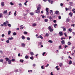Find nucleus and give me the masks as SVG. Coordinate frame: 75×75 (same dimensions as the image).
Returning a JSON list of instances; mask_svg holds the SVG:
<instances>
[{"label":"nucleus","mask_w":75,"mask_h":75,"mask_svg":"<svg viewBox=\"0 0 75 75\" xmlns=\"http://www.w3.org/2000/svg\"><path fill=\"white\" fill-rule=\"evenodd\" d=\"M49 19L50 20V21H53V18H52V17H51V16H50Z\"/></svg>","instance_id":"4"},{"label":"nucleus","mask_w":75,"mask_h":75,"mask_svg":"<svg viewBox=\"0 0 75 75\" xmlns=\"http://www.w3.org/2000/svg\"><path fill=\"white\" fill-rule=\"evenodd\" d=\"M7 43H9V40H7L6 41Z\"/></svg>","instance_id":"57"},{"label":"nucleus","mask_w":75,"mask_h":75,"mask_svg":"<svg viewBox=\"0 0 75 75\" xmlns=\"http://www.w3.org/2000/svg\"><path fill=\"white\" fill-rule=\"evenodd\" d=\"M3 16V14L0 13V18H1Z\"/></svg>","instance_id":"30"},{"label":"nucleus","mask_w":75,"mask_h":75,"mask_svg":"<svg viewBox=\"0 0 75 75\" xmlns=\"http://www.w3.org/2000/svg\"><path fill=\"white\" fill-rule=\"evenodd\" d=\"M13 35H16V33L15 32H14L13 33Z\"/></svg>","instance_id":"50"},{"label":"nucleus","mask_w":75,"mask_h":75,"mask_svg":"<svg viewBox=\"0 0 75 75\" xmlns=\"http://www.w3.org/2000/svg\"><path fill=\"white\" fill-rule=\"evenodd\" d=\"M41 68L42 69H44V66H42Z\"/></svg>","instance_id":"48"},{"label":"nucleus","mask_w":75,"mask_h":75,"mask_svg":"<svg viewBox=\"0 0 75 75\" xmlns=\"http://www.w3.org/2000/svg\"><path fill=\"white\" fill-rule=\"evenodd\" d=\"M24 34H27V32H24Z\"/></svg>","instance_id":"55"},{"label":"nucleus","mask_w":75,"mask_h":75,"mask_svg":"<svg viewBox=\"0 0 75 75\" xmlns=\"http://www.w3.org/2000/svg\"><path fill=\"white\" fill-rule=\"evenodd\" d=\"M49 42H50V43H52L53 42L52 41V40H49L48 41Z\"/></svg>","instance_id":"35"},{"label":"nucleus","mask_w":75,"mask_h":75,"mask_svg":"<svg viewBox=\"0 0 75 75\" xmlns=\"http://www.w3.org/2000/svg\"><path fill=\"white\" fill-rule=\"evenodd\" d=\"M10 4H11V5H14V4L12 2H11L10 3Z\"/></svg>","instance_id":"39"},{"label":"nucleus","mask_w":75,"mask_h":75,"mask_svg":"<svg viewBox=\"0 0 75 75\" xmlns=\"http://www.w3.org/2000/svg\"><path fill=\"white\" fill-rule=\"evenodd\" d=\"M4 25L5 26H7V25H6V23L4 22L3 24L1 25V27H3Z\"/></svg>","instance_id":"3"},{"label":"nucleus","mask_w":75,"mask_h":75,"mask_svg":"<svg viewBox=\"0 0 75 75\" xmlns=\"http://www.w3.org/2000/svg\"><path fill=\"white\" fill-rule=\"evenodd\" d=\"M5 59H6V61H8V60H9V59H8V58H6Z\"/></svg>","instance_id":"42"},{"label":"nucleus","mask_w":75,"mask_h":75,"mask_svg":"<svg viewBox=\"0 0 75 75\" xmlns=\"http://www.w3.org/2000/svg\"><path fill=\"white\" fill-rule=\"evenodd\" d=\"M1 4L3 6V7L4 6V2H2L1 3Z\"/></svg>","instance_id":"11"},{"label":"nucleus","mask_w":75,"mask_h":75,"mask_svg":"<svg viewBox=\"0 0 75 75\" xmlns=\"http://www.w3.org/2000/svg\"><path fill=\"white\" fill-rule=\"evenodd\" d=\"M54 23H55L56 22H57V21H56L55 20H54L53 21Z\"/></svg>","instance_id":"63"},{"label":"nucleus","mask_w":75,"mask_h":75,"mask_svg":"<svg viewBox=\"0 0 75 75\" xmlns=\"http://www.w3.org/2000/svg\"><path fill=\"white\" fill-rule=\"evenodd\" d=\"M30 14L31 16H33V15H34V13H30Z\"/></svg>","instance_id":"43"},{"label":"nucleus","mask_w":75,"mask_h":75,"mask_svg":"<svg viewBox=\"0 0 75 75\" xmlns=\"http://www.w3.org/2000/svg\"><path fill=\"white\" fill-rule=\"evenodd\" d=\"M33 58H34V57L33 56L30 57V59H32V60H33V59H33Z\"/></svg>","instance_id":"31"},{"label":"nucleus","mask_w":75,"mask_h":75,"mask_svg":"<svg viewBox=\"0 0 75 75\" xmlns=\"http://www.w3.org/2000/svg\"><path fill=\"white\" fill-rule=\"evenodd\" d=\"M68 45H71V43L70 42H68Z\"/></svg>","instance_id":"45"},{"label":"nucleus","mask_w":75,"mask_h":75,"mask_svg":"<svg viewBox=\"0 0 75 75\" xmlns=\"http://www.w3.org/2000/svg\"><path fill=\"white\" fill-rule=\"evenodd\" d=\"M54 28H56V26H57V24H54Z\"/></svg>","instance_id":"21"},{"label":"nucleus","mask_w":75,"mask_h":75,"mask_svg":"<svg viewBox=\"0 0 75 75\" xmlns=\"http://www.w3.org/2000/svg\"><path fill=\"white\" fill-rule=\"evenodd\" d=\"M71 64H72V61L70 60L69 62V64L70 65H71Z\"/></svg>","instance_id":"40"},{"label":"nucleus","mask_w":75,"mask_h":75,"mask_svg":"<svg viewBox=\"0 0 75 75\" xmlns=\"http://www.w3.org/2000/svg\"><path fill=\"white\" fill-rule=\"evenodd\" d=\"M25 58L26 59H27V58H28V56H26L25 57Z\"/></svg>","instance_id":"38"},{"label":"nucleus","mask_w":75,"mask_h":75,"mask_svg":"<svg viewBox=\"0 0 75 75\" xmlns=\"http://www.w3.org/2000/svg\"><path fill=\"white\" fill-rule=\"evenodd\" d=\"M69 19H67V20H66V21L67 22H69Z\"/></svg>","instance_id":"37"},{"label":"nucleus","mask_w":75,"mask_h":75,"mask_svg":"<svg viewBox=\"0 0 75 75\" xmlns=\"http://www.w3.org/2000/svg\"><path fill=\"white\" fill-rule=\"evenodd\" d=\"M49 35V34L48 33H46L45 35V36H47L48 37Z\"/></svg>","instance_id":"52"},{"label":"nucleus","mask_w":75,"mask_h":75,"mask_svg":"<svg viewBox=\"0 0 75 75\" xmlns=\"http://www.w3.org/2000/svg\"><path fill=\"white\" fill-rule=\"evenodd\" d=\"M59 65L60 67H62V66L63 65L62 64V63H60L59 64Z\"/></svg>","instance_id":"25"},{"label":"nucleus","mask_w":75,"mask_h":75,"mask_svg":"<svg viewBox=\"0 0 75 75\" xmlns=\"http://www.w3.org/2000/svg\"><path fill=\"white\" fill-rule=\"evenodd\" d=\"M38 10H39L41 8V7L40 6H38L37 7Z\"/></svg>","instance_id":"24"},{"label":"nucleus","mask_w":75,"mask_h":75,"mask_svg":"<svg viewBox=\"0 0 75 75\" xmlns=\"http://www.w3.org/2000/svg\"><path fill=\"white\" fill-rule=\"evenodd\" d=\"M41 44H42V43H41V42H39L38 43V45H41Z\"/></svg>","instance_id":"23"},{"label":"nucleus","mask_w":75,"mask_h":75,"mask_svg":"<svg viewBox=\"0 0 75 75\" xmlns=\"http://www.w3.org/2000/svg\"><path fill=\"white\" fill-rule=\"evenodd\" d=\"M60 6H61L62 7V6H63V4H62V3H61L60 4Z\"/></svg>","instance_id":"61"},{"label":"nucleus","mask_w":75,"mask_h":75,"mask_svg":"<svg viewBox=\"0 0 75 75\" xmlns=\"http://www.w3.org/2000/svg\"><path fill=\"white\" fill-rule=\"evenodd\" d=\"M62 28H63L64 31H66V28H65L62 27Z\"/></svg>","instance_id":"26"},{"label":"nucleus","mask_w":75,"mask_h":75,"mask_svg":"<svg viewBox=\"0 0 75 75\" xmlns=\"http://www.w3.org/2000/svg\"><path fill=\"white\" fill-rule=\"evenodd\" d=\"M11 60H9V61L8 62V63L9 64H10L11 63Z\"/></svg>","instance_id":"15"},{"label":"nucleus","mask_w":75,"mask_h":75,"mask_svg":"<svg viewBox=\"0 0 75 75\" xmlns=\"http://www.w3.org/2000/svg\"><path fill=\"white\" fill-rule=\"evenodd\" d=\"M46 11L47 12H48L49 11H48V8H46Z\"/></svg>","instance_id":"28"},{"label":"nucleus","mask_w":75,"mask_h":75,"mask_svg":"<svg viewBox=\"0 0 75 75\" xmlns=\"http://www.w3.org/2000/svg\"><path fill=\"white\" fill-rule=\"evenodd\" d=\"M45 17H46L45 16H42V18H45Z\"/></svg>","instance_id":"64"},{"label":"nucleus","mask_w":75,"mask_h":75,"mask_svg":"<svg viewBox=\"0 0 75 75\" xmlns=\"http://www.w3.org/2000/svg\"><path fill=\"white\" fill-rule=\"evenodd\" d=\"M64 34L65 37H67V33H64Z\"/></svg>","instance_id":"53"},{"label":"nucleus","mask_w":75,"mask_h":75,"mask_svg":"<svg viewBox=\"0 0 75 75\" xmlns=\"http://www.w3.org/2000/svg\"><path fill=\"white\" fill-rule=\"evenodd\" d=\"M16 61V59H12L11 61H12V62H14V61Z\"/></svg>","instance_id":"32"},{"label":"nucleus","mask_w":75,"mask_h":75,"mask_svg":"<svg viewBox=\"0 0 75 75\" xmlns=\"http://www.w3.org/2000/svg\"><path fill=\"white\" fill-rule=\"evenodd\" d=\"M11 33V31L10 30L8 31V35H10V34Z\"/></svg>","instance_id":"33"},{"label":"nucleus","mask_w":75,"mask_h":75,"mask_svg":"<svg viewBox=\"0 0 75 75\" xmlns=\"http://www.w3.org/2000/svg\"><path fill=\"white\" fill-rule=\"evenodd\" d=\"M5 23H6V24H8V23L9 22H8V21H6Z\"/></svg>","instance_id":"56"},{"label":"nucleus","mask_w":75,"mask_h":75,"mask_svg":"<svg viewBox=\"0 0 75 75\" xmlns=\"http://www.w3.org/2000/svg\"><path fill=\"white\" fill-rule=\"evenodd\" d=\"M0 62H3V60L0 59Z\"/></svg>","instance_id":"54"},{"label":"nucleus","mask_w":75,"mask_h":75,"mask_svg":"<svg viewBox=\"0 0 75 75\" xmlns=\"http://www.w3.org/2000/svg\"><path fill=\"white\" fill-rule=\"evenodd\" d=\"M21 44L22 47H25V45L24 43H22Z\"/></svg>","instance_id":"18"},{"label":"nucleus","mask_w":75,"mask_h":75,"mask_svg":"<svg viewBox=\"0 0 75 75\" xmlns=\"http://www.w3.org/2000/svg\"><path fill=\"white\" fill-rule=\"evenodd\" d=\"M0 52L1 53V54H3V51H1V50H0Z\"/></svg>","instance_id":"60"},{"label":"nucleus","mask_w":75,"mask_h":75,"mask_svg":"<svg viewBox=\"0 0 75 75\" xmlns=\"http://www.w3.org/2000/svg\"><path fill=\"white\" fill-rule=\"evenodd\" d=\"M36 25L37 24H36V23H33L32 24V27L36 26Z\"/></svg>","instance_id":"20"},{"label":"nucleus","mask_w":75,"mask_h":75,"mask_svg":"<svg viewBox=\"0 0 75 75\" xmlns=\"http://www.w3.org/2000/svg\"><path fill=\"white\" fill-rule=\"evenodd\" d=\"M43 56H46L47 55V53L46 52H44L42 54Z\"/></svg>","instance_id":"9"},{"label":"nucleus","mask_w":75,"mask_h":75,"mask_svg":"<svg viewBox=\"0 0 75 75\" xmlns=\"http://www.w3.org/2000/svg\"><path fill=\"white\" fill-rule=\"evenodd\" d=\"M18 5L20 7L22 6V4H19Z\"/></svg>","instance_id":"41"},{"label":"nucleus","mask_w":75,"mask_h":75,"mask_svg":"<svg viewBox=\"0 0 75 75\" xmlns=\"http://www.w3.org/2000/svg\"><path fill=\"white\" fill-rule=\"evenodd\" d=\"M69 31H70V32H72V29H69Z\"/></svg>","instance_id":"51"},{"label":"nucleus","mask_w":75,"mask_h":75,"mask_svg":"<svg viewBox=\"0 0 75 75\" xmlns=\"http://www.w3.org/2000/svg\"><path fill=\"white\" fill-rule=\"evenodd\" d=\"M59 50H61V49H62L61 45H60V46H59Z\"/></svg>","instance_id":"44"},{"label":"nucleus","mask_w":75,"mask_h":75,"mask_svg":"<svg viewBox=\"0 0 75 75\" xmlns=\"http://www.w3.org/2000/svg\"><path fill=\"white\" fill-rule=\"evenodd\" d=\"M48 1L50 3H51V4H52V3H53V1L51 0H49Z\"/></svg>","instance_id":"7"},{"label":"nucleus","mask_w":75,"mask_h":75,"mask_svg":"<svg viewBox=\"0 0 75 75\" xmlns=\"http://www.w3.org/2000/svg\"><path fill=\"white\" fill-rule=\"evenodd\" d=\"M7 25H8V27H11V25L9 23Z\"/></svg>","instance_id":"29"},{"label":"nucleus","mask_w":75,"mask_h":75,"mask_svg":"<svg viewBox=\"0 0 75 75\" xmlns=\"http://www.w3.org/2000/svg\"><path fill=\"white\" fill-rule=\"evenodd\" d=\"M45 22H48V20L47 19H45Z\"/></svg>","instance_id":"22"},{"label":"nucleus","mask_w":75,"mask_h":75,"mask_svg":"<svg viewBox=\"0 0 75 75\" xmlns=\"http://www.w3.org/2000/svg\"><path fill=\"white\" fill-rule=\"evenodd\" d=\"M13 37H11V38H8V40H13Z\"/></svg>","instance_id":"12"},{"label":"nucleus","mask_w":75,"mask_h":75,"mask_svg":"<svg viewBox=\"0 0 75 75\" xmlns=\"http://www.w3.org/2000/svg\"><path fill=\"white\" fill-rule=\"evenodd\" d=\"M73 14V13H72V12H70L69 13V15L71 17H72V16Z\"/></svg>","instance_id":"10"},{"label":"nucleus","mask_w":75,"mask_h":75,"mask_svg":"<svg viewBox=\"0 0 75 75\" xmlns=\"http://www.w3.org/2000/svg\"><path fill=\"white\" fill-rule=\"evenodd\" d=\"M30 54H31V55H34V53H33V52H30Z\"/></svg>","instance_id":"19"},{"label":"nucleus","mask_w":75,"mask_h":75,"mask_svg":"<svg viewBox=\"0 0 75 75\" xmlns=\"http://www.w3.org/2000/svg\"><path fill=\"white\" fill-rule=\"evenodd\" d=\"M59 34L60 35V36H62V35H63V33H62V32H60Z\"/></svg>","instance_id":"5"},{"label":"nucleus","mask_w":75,"mask_h":75,"mask_svg":"<svg viewBox=\"0 0 75 75\" xmlns=\"http://www.w3.org/2000/svg\"><path fill=\"white\" fill-rule=\"evenodd\" d=\"M23 26V25H21V27L20 28L21 29V28H22V29H23V28H24V27H22V26Z\"/></svg>","instance_id":"49"},{"label":"nucleus","mask_w":75,"mask_h":75,"mask_svg":"<svg viewBox=\"0 0 75 75\" xmlns=\"http://www.w3.org/2000/svg\"><path fill=\"white\" fill-rule=\"evenodd\" d=\"M22 38L23 40H24L25 39V37L24 36H22Z\"/></svg>","instance_id":"27"},{"label":"nucleus","mask_w":75,"mask_h":75,"mask_svg":"<svg viewBox=\"0 0 75 75\" xmlns=\"http://www.w3.org/2000/svg\"><path fill=\"white\" fill-rule=\"evenodd\" d=\"M17 13V11H15V12L14 13V16H17V14L16 13Z\"/></svg>","instance_id":"14"},{"label":"nucleus","mask_w":75,"mask_h":75,"mask_svg":"<svg viewBox=\"0 0 75 75\" xmlns=\"http://www.w3.org/2000/svg\"><path fill=\"white\" fill-rule=\"evenodd\" d=\"M67 47H68V46L67 45H65L64 46V47L65 48H66Z\"/></svg>","instance_id":"62"},{"label":"nucleus","mask_w":75,"mask_h":75,"mask_svg":"<svg viewBox=\"0 0 75 75\" xmlns=\"http://www.w3.org/2000/svg\"><path fill=\"white\" fill-rule=\"evenodd\" d=\"M27 2H28V1H26V2H25V3H24V4L25 6H27V4L26 3H27Z\"/></svg>","instance_id":"36"},{"label":"nucleus","mask_w":75,"mask_h":75,"mask_svg":"<svg viewBox=\"0 0 75 75\" xmlns=\"http://www.w3.org/2000/svg\"><path fill=\"white\" fill-rule=\"evenodd\" d=\"M55 14H59V12L58 11H56L55 12Z\"/></svg>","instance_id":"6"},{"label":"nucleus","mask_w":75,"mask_h":75,"mask_svg":"<svg viewBox=\"0 0 75 75\" xmlns=\"http://www.w3.org/2000/svg\"><path fill=\"white\" fill-rule=\"evenodd\" d=\"M27 40H30V38H28V37L27 38Z\"/></svg>","instance_id":"59"},{"label":"nucleus","mask_w":75,"mask_h":75,"mask_svg":"<svg viewBox=\"0 0 75 75\" xmlns=\"http://www.w3.org/2000/svg\"><path fill=\"white\" fill-rule=\"evenodd\" d=\"M61 42L62 44H65V40H62L61 41Z\"/></svg>","instance_id":"8"},{"label":"nucleus","mask_w":75,"mask_h":75,"mask_svg":"<svg viewBox=\"0 0 75 75\" xmlns=\"http://www.w3.org/2000/svg\"><path fill=\"white\" fill-rule=\"evenodd\" d=\"M48 28L49 30L50 31V32H52V31H54V29L51 28V26H49L48 27Z\"/></svg>","instance_id":"1"},{"label":"nucleus","mask_w":75,"mask_h":75,"mask_svg":"<svg viewBox=\"0 0 75 75\" xmlns=\"http://www.w3.org/2000/svg\"><path fill=\"white\" fill-rule=\"evenodd\" d=\"M58 18H59V19L60 20V19H61V16H58Z\"/></svg>","instance_id":"47"},{"label":"nucleus","mask_w":75,"mask_h":75,"mask_svg":"<svg viewBox=\"0 0 75 75\" xmlns=\"http://www.w3.org/2000/svg\"><path fill=\"white\" fill-rule=\"evenodd\" d=\"M28 72H33V71L32 70H28Z\"/></svg>","instance_id":"58"},{"label":"nucleus","mask_w":75,"mask_h":75,"mask_svg":"<svg viewBox=\"0 0 75 75\" xmlns=\"http://www.w3.org/2000/svg\"><path fill=\"white\" fill-rule=\"evenodd\" d=\"M20 62H22V63H23V62H24V60H23V59H20Z\"/></svg>","instance_id":"34"},{"label":"nucleus","mask_w":75,"mask_h":75,"mask_svg":"<svg viewBox=\"0 0 75 75\" xmlns=\"http://www.w3.org/2000/svg\"><path fill=\"white\" fill-rule=\"evenodd\" d=\"M35 12L36 13H38V14H39L40 13V10L37 9L35 11Z\"/></svg>","instance_id":"2"},{"label":"nucleus","mask_w":75,"mask_h":75,"mask_svg":"<svg viewBox=\"0 0 75 75\" xmlns=\"http://www.w3.org/2000/svg\"><path fill=\"white\" fill-rule=\"evenodd\" d=\"M7 11L6 10V11H4L3 12V13L4 14H7Z\"/></svg>","instance_id":"13"},{"label":"nucleus","mask_w":75,"mask_h":75,"mask_svg":"<svg viewBox=\"0 0 75 75\" xmlns=\"http://www.w3.org/2000/svg\"><path fill=\"white\" fill-rule=\"evenodd\" d=\"M73 4V3L72 2H70L69 3V4L70 5V6H72V5Z\"/></svg>","instance_id":"17"},{"label":"nucleus","mask_w":75,"mask_h":75,"mask_svg":"<svg viewBox=\"0 0 75 75\" xmlns=\"http://www.w3.org/2000/svg\"><path fill=\"white\" fill-rule=\"evenodd\" d=\"M65 9L66 10V11H67L68 10H69V9L68 8H65Z\"/></svg>","instance_id":"46"},{"label":"nucleus","mask_w":75,"mask_h":75,"mask_svg":"<svg viewBox=\"0 0 75 75\" xmlns=\"http://www.w3.org/2000/svg\"><path fill=\"white\" fill-rule=\"evenodd\" d=\"M14 72H18V69H15L14 70Z\"/></svg>","instance_id":"16"}]
</instances>
